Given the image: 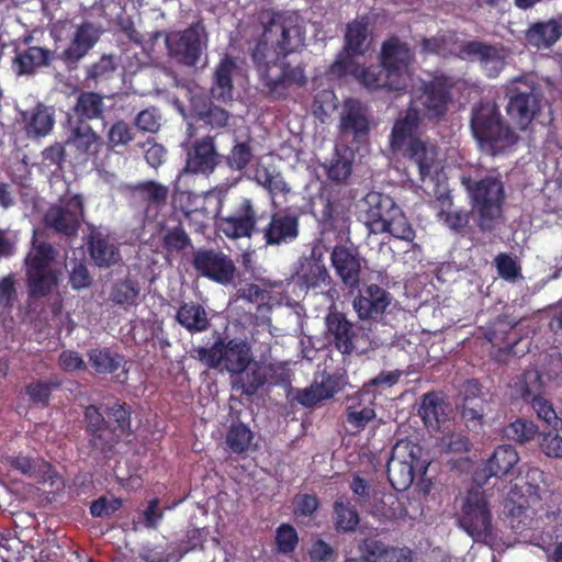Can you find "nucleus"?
I'll return each mask as SVG.
<instances>
[{"label": "nucleus", "mask_w": 562, "mask_h": 562, "mask_svg": "<svg viewBox=\"0 0 562 562\" xmlns=\"http://www.w3.org/2000/svg\"><path fill=\"white\" fill-rule=\"evenodd\" d=\"M305 27L295 13L274 14L251 50V60L266 94L271 100H284L290 89L307 83L305 66L291 65L286 57L304 46Z\"/></svg>", "instance_id": "1"}, {"label": "nucleus", "mask_w": 562, "mask_h": 562, "mask_svg": "<svg viewBox=\"0 0 562 562\" xmlns=\"http://www.w3.org/2000/svg\"><path fill=\"white\" fill-rule=\"evenodd\" d=\"M453 88V79L446 75L420 81L412 91V99L405 114L393 124L390 148L393 154L418 167L422 181L430 175L437 158L436 147L419 136L422 119L432 122L442 120L452 102Z\"/></svg>", "instance_id": "2"}, {"label": "nucleus", "mask_w": 562, "mask_h": 562, "mask_svg": "<svg viewBox=\"0 0 562 562\" xmlns=\"http://www.w3.org/2000/svg\"><path fill=\"white\" fill-rule=\"evenodd\" d=\"M83 422L89 447L104 456L111 454L122 438L132 434L131 406L120 400L86 406Z\"/></svg>", "instance_id": "3"}, {"label": "nucleus", "mask_w": 562, "mask_h": 562, "mask_svg": "<svg viewBox=\"0 0 562 562\" xmlns=\"http://www.w3.org/2000/svg\"><path fill=\"white\" fill-rule=\"evenodd\" d=\"M471 130L482 150L495 156L510 148L518 136L506 124L494 102H480L472 109Z\"/></svg>", "instance_id": "4"}, {"label": "nucleus", "mask_w": 562, "mask_h": 562, "mask_svg": "<svg viewBox=\"0 0 562 562\" xmlns=\"http://www.w3.org/2000/svg\"><path fill=\"white\" fill-rule=\"evenodd\" d=\"M471 198L472 210L476 213V224L482 232L495 229L497 221L503 214L505 189L502 180L495 176H486L480 180L463 178Z\"/></svg>", "instance_id": "5"}, {"label": "nucleus", "mask_w": 562, "mask_h": 562, "mask_svg": "<svg viewBox=\"0 0 562 562\" xmlns=\"http://www.w3.org/2000/svg\"><path fill=\"white\" fill-rule=\"evenodd\" d=\"M194 358L210 369L223 368L232 375L243 374L252 361L250 345L246 340L218 337L211 347L193 349Z\"/></svg>", "instance_id": "6"}, {"label": "nucleus", "mask_w": 562, "mask_h": 562, "mask_svg": "<svg viewBox=\"0 0 562 562\" xmlns=\"http://www.w3.org/2000/svg\"><path fill=\"white\" fill-rule=\"evenodd\" d=\"M458 522L475 542L493 540L492 512L483 490L475 487L468 491L462 499Z\"/></svg>", "instance_id": "7"}, {"label": "nucleus", "mask_w": 562, "mask_h": 562, "mask_svg": "<svg viewBox=\"0 0 562 562\" xmlns=\"http://www.w3.org/2000/svg\"><path fill=\"white\" fill-rule=\"evenodd\" d=\"M506 112L521 130L535 119L540 110L538 85L526 76L513 79L507 86Z\"/></svg>", "instance_id": "8"}, {"label": "nucleus", "mask_w": 562, "mask_h": 562, "mask_svg": "<svg viewBox=\"0 0 562 562\" xmlns=\"http://www.w3.org/2000/svg\"><path fill=\"white\" fill-rule=\"evenodd\" d=\"M85 215L83 200L80 194L64 195L57 204L49 206L44 222L59 235L76 236Z\"/></svg>", "instance_id": "9"}, {"label": "nucleus", "mask_w": 562, "mask_h": 562, "mask_svg": "<svg viewBox=\"0 0 562 562\" xmlns=\"http://www.w3.org/2000/svg\"><path fill=\"white\" fill-rule=\"evenodd\" d=\"M415 59L413 48L398 36L392 35L382 43L380 61L393 79L396 89L407 88L409 68Z\"/></svg>", "instance_id": "10"}, {"label": "nucleus", "mask_w": 562, "mask_h": 562, "mask_svg": "<svg viewBox=\"0 0 562 562\" xmlns=\"http://www.w3.org/2000/svg\"><path fill=\"white\" fill-rule=\"evenodd\" d=\"M203 33L204 27L194 23L183 31L167 34L166 47L169 56L181 65L195 66L203 52Z\"/></svg>", "instance_id": "11"}, {"label": "nucleus", "mask_w": 562, "mask_h": 562, "mask_svg": "<svg viewBox=\"0 0 562 562\" xmlns=\"http://www.w3.org/2000/svg\"><path fill=\"white\" fill-rule=\"evenodd\" d=\"M222 161V155L216 149L215 137L205 135L191 143L186 151V164L179 172L184 175L211 176Z\"/></svg>", "instance_id": "12"}, {"label": "nucleus", "mask_w": 562, "mask_h": 562, "mask_svg": "<svg viewBox=\"0 0 562 562\" xmlns=\"http://www.w3.org/2000/svg\"><path fill=\"white\" fill-rule=\"evenodd\" d=\"M191 265L200 277L220 284H228L234 280L236 267L224 252L214 249H198L192 255Z\"/></svg>", "instance_id": "13"}, {"label": "nucleus", "mask_w": 562, "mask_h": 562, "mask_svg": "<svg viewBox=\"0 0 562 562\" xmlns=\"http://www.w3.org/2000/svg\"><path fill=\"white\" fill-rule=\"evenodd\" d=\"M258 220L259 216L251 200L243 199L232 214L218 218L217 227L229 239L250 238L259 233Z\"/></svg>", "instance_id": "14"}, {"label": "nucleus", "mask_w": 562, "mask_h": 562, "mask_svg": "<svg viewBox=\"0 0 562 562\" xmlns=\"http://www.w3.org/2000/svg\"><path fill=\"white\" fill-rule=\"evenodd\" d=\"M339 132L341 137H351L352 142L362 144L368 140L370 121L368 109L356 99H348L344 103L340 114Z\"/></svg>", "instance_id": "15"}, {"label": "nucleus", "mask_w": 562, "mask_h": 562, "mask_svg": "<svg viewBox=\"0 0 562 562\" xmlns=\"http://www.w3.org/2000/svg\"><path fill=\"white\" fill-rule=\"evenodd\" d=\"M267 246H281L293 243L300 233L299 215L285 210L271 214L268 224L259 228Z\"/></svg>", "instance_id": "16"}, {"label": "nucleus", "mask_w": 562, "mask_h": 562, "mask_svg": "<svg viewBox=\"0 0 562 562\" xmlns=\"http://www.w3.org/2000/svg\"><path fill=\"white\" fill-rule=\"evenodd\" d=\"M358 289L353 308L361 321H378L392 302V295L378 284H364Z\"/></svg>", "instance_id": "17"}, {"label": "nucleus", "mask_w": 562, "mask_h": 562, "mask_svg": "<svg viewBox=\"0 0 562 562\" xmlns=\"http://www.w3.org/2000/svg\"><path fill=\"white\" fill-rule=\"evenodd\" d=\"M330 263L346 288L349 290L359 288L362 258L357 248L336 245L330 252Z\"/></svg>", "instance_id": "18"}, {"label": "nucleus", "mask_w": 562, "mask_h": 562, "mask_svg": "<svg viewBox=\"0 0 562 562\" xmlns=\"http://www.w3.org/2000/svg\"><path fill=\"white\" fill-rule=\"evenodd\" d=\"M363 222L372 234H382L386 227L384 223L398 205L387 194L371 191L363 199Z\"/></svg>", "instance_id": "19"}, {"label": "nucleus", "mask_w": 562, "mask_h": 562, "mask_svg": "<svg viewBox=\"0 0 562 562\" xmlns=\"http://www.w3.org/2000/svg\"><path fill=\"white\" fill-rule=\"evenodd\" d=\"M342 385L340 375L324 372L321 381L314 380L308 387L296 389L292 401L297 402L303 407L312 408L334 397L342 389Z\"/></svg>", "instance_id": "20"}, {"label": "nucleus", "mask_w": 562, "mask_h": 562, "mask_svg": "<svg viewBox=\"0 0 562 562\" xmlns=\"http://www.w3.org/2000/svg\"><path fill=\"white\" fill-rule=\"evenodd\" d=\"M326 328L329 341L342 355H351L357 349L359 338L357 327L344 313H328Z\"/></svg>", "instance_id": "21"}, {"label": "nucleus", "mask_w": 562, "mask_h": 562, "mask_svg": "<svg viewBox=\"0 0 562 562\" xmlns=\"http://www.w3.org/2000/svg\"><path fill=\"white\" fill-rule=\"evenodd\" d=\"M100 38L99 29L90 21H85L76 27L67 48L60 54V59L69 67L76 68Z\"/></svg>", "instance_id": "22"}, {"label": "nucleus", "mask_w": 562, "mask_h": 562, "mask_svg": "<svg viewBox=\"0 0 562 562\" xmlns=\"http://www.w3.org/2000/svg\"><path fill=\"white\" fill-rule=\"evenodd\" d=\"M374 401L375 395L368 396L361 391L349 398L345 409V423L349 434L357 435L361 432L375 419Z\"/></svg>", "instance_id": "23"}, {"label": "nucleus", "mask_w": 562, "mask_h": 562, "mask_svg": "<svg viewBox=\"0 0 562 562\" xmlns=\"http://www.w3.org/2000/svg\"><path fill=\"white\" fill-rule=\"evenodd\" d=\"M460 54L465 57H476L488 78H496L506 66L499 49L484 42L468 41L461 45Z\"/></svg>", "instance_id": "24"}, {"label": "nucleus", "mask_w": 562, "mask_h": 562, "mask_svg": "<svg viewBox=\"0 0 562 562\" xmlns=\"http://www.w3.org/2000/svg\"><path fill=\"white\" fill-rule=\"evenodd\" d=\"M69 136L67 143L72 145L85 161L95 160L104 146L102 138L89 123L67 122Z\"/></svg>", "instance_id": "25"}, {"label": "nucleus", "mask_w": 562, "mask_h": 562, "mask_svg": "<svg viewBox=\"0 0 562 562\" xmlns=\"http://www.w3.org/2000/svg\"><path fill=\"white\" fill-rule=\"evenodd\" d=\"M296 276L302 284L307 289H315L330 285L331 278L324 263L323 252L313 248L308 257H304L300 261Z\"/></svg>", "instance_id": "26"}, {"label": "nucleus", "mask_w": 562, "mask_h": 562, "mask_svg": "<svg viewBox=\"0 0 562 562\" xmlns=\"http://www.w3.org/2000/svg\"><path fill=\"white\" fill-rule=\"evenodd\" d=\"M104 111V95L94 91H81L67 113V122L89 123L103 119Z\"/></svg>", "instance_id": "27"}, {"label": "nucleus", "mask_w": 562, "mask_h": 562, "mask_svg": "<svg viewBox=\"0 0 562 562\" xmlns=\"http://www.w3.org/2000/svg\"><path fill=\"white\" fill-rule=\"evenodd\" d=\"M519 462V454L512 445L497 446L482 468L485 480L512 474Z\"/></svg>", "instance_id": "28"}, {"label": "nucleus", "mask_w": 562, "mask_h": 562, "mask_svg": "<svg viewBox=\"0 0 562 562\" xmlns=\"http://www.w3.org/2000/svg\"><path fill=\"white\" fill-rule=\"evenodd\" d=\"M88 251L94 265L99 268H110L121 260V254L115 239L101 232H92L89 236Z\"/></svg>", "instance_id": "29"}, {"label": "nucleus", "mask_w": 562, "mask_h": 562, "mask_svg": "<svg viewBox=\"0 0 562 562\" xmlns=\"http://www.w3.org/2000/svg\"><path fill=\"white\" fill-rule=\"evenodd\" d=\"M462 418L469 423L482 425L484 417L485 398L483 386L476 379L467 380L462 384Z\"/></svg>", "instance_id": "30"}, {"label": "nucleus", "mask_w": 562, "mask_h": 562, "mask_svg": "<svg viewBox=\"0 0 562 562\" xmlns=\"http://www.w3.org/2000/svg\"><path fill=\"white\" fill-rule=\"evenodd\" d=\"M538 492L539 486L537 484H531L524 479L516 480L505 499V508L508 515L513 518L527 517L526 513L530 509V499H538Z\"/></svg>", "instance_id": "31"}, {"label": "nucleus", "mask_w": 562, "mask_h": 562, "mask_svg": "<svg viewBox=\"0 0 562 562\" xmlns=\"http://www.w3.org/2000/svg\"><path fill=\"white\" fill-rule=\"evenodd\" d=\"M355 150L346 144H336L334 153L322 164L327 178L335 183H345L352 173Z\"/></svg>", "instance_id": "32"}, {"label": "nucleus", "mask_w": 562, "mask_h": 562, "mask_svg": "<svg viewBox=\"0 0 562 562\" xmlns=\"http://www.w3.org/2000/svg\"><path fill=\"white\" fill-rule=\"evenodd\" d=\"M562 37V23L555 19L531 23L525 31L527 45L537 49L552 47Z\"/></svg>", "instance_id": "33"}, {"label": "nucleus", "mask_w": 562, "mask_h": 562, "mask_svg": "<svg viewBox=\"0 0 562 562\" xmlns=\"http://www.w3.org/2000/svg\"><path fill=\"white\" fill-rule=\"evenodd\" d=\"M175 319L190 334L203 333L211 327L205 307L194 301H182L176 312Z\"/></svg>", "instance_id": "34"}, {"label": "nucleus", "mask_w": 562, "mask_h": 562, "mask_svg": "<svg viewBox=\"0 0 562 562\" xmlns=\"http://www.w3.org/2000/svg\"><path fill=\"white\" fill-rule=\"evenodd\" d=\"M370 20L367 15L357 18L346 25L344 50L349 55L362 56L370 47Z\"/></svg>", "instance_id": "35"}, {"label": "nucleus", "mask_w": 562, "mask_h": 562, "mask_svg": "<svg viewBox=\"0 0 562 562\" xmlns=\"http://www.w3.org/2000/svg\"><path fill=\"white\" fill-rule=\"evenodd\" d=\"M408 445V442H405L404 446L401 442L396 443L386 464L387 480L392 487L398 492L407 490L414 481L412 461L402 460L396 456L402 447L407 448Z\"/></svg>", "instance_id": "36"}, {"label": "nucleus", "mask_w": 562, "mask_h": 562, "mask_svg": "<svg viewBox=\"0 0 562 562\" xmlns=\"http://www.w3.org/2000/svg\"><path fill=\"white\" fill-rule=\"evenodd\" d=\"M52 59V50L40 46H30L24 50H15L12 67L19 76H30L36 69L48 66Z\"/></svg>", "instance_id": "37"}, {"label": "nucleus", "mask_w": 562, "mask_h": 562, "mask_svg": "<svg viewBox=\"0 0 562 562\" xmlns=\"http://www.w3.org/2000/svg\"><path fill=\"white\" fill-rule=\"evenodd\" d=\"M440 210L437 213L438 221L456 234H463L469 226L471 212L464 209H454L452 196L443 193L438 196Z\"/></svg>", "instance_id": "38"}, {"label": "nucleus", "mask_w": 562, "mask_h": 562, "mask_svg": "<svg viewBox=\"0 0 562 562\" xmlns=\"http://www.w3.org/2000/svg\"><path fill=\"white\" fill-rule=\"evenodd\" d=\"M126 191L148 206H161L169 196V188L155 180H145L126 184Z\"/></svg>", "instance_id": "39"}, {"label": "nucleus", "mask_w": 562, "mask_h": 562, "mask_svg": "<svg viewBox=\"0 0 562 562\" xmlns=\"http://www.w3.org/2000/svg\"><path fill=\"white\" fill-rule=\"evenodd\" d=\"M514 393L526 403H531L542 396L544 383L542 374L537 369L525 370L514 383Z\"/></svg>", "instance_id": "40"}, {"label": "nucleus", "mask_w": 562, "mask_h": 562, "mask_svg": "<svg viewBox=\"0 0 562 562\" xmlns=\"http://www.w3.org/2000/svg\"><path fill=\"white\" fill-rule=\"evenodd\" d=\"M236 69V63L228 56H225L215 68L214 86L212 87L213 98L226 102L232 99L233 92V72Z\"/></svg>", "instance_id": "41"}, {"label": "nucleus", "mask_w": 562, "mask_h": 562, "mask_svg": "<svg viewBox=\"0 0 562 562\" xmlns=\"http://www.w3.org/2000/svg\"><path fill=\"white\" fill-rule=\"evenodd\" d=\"M24 122L26 135L31 138H41L52 132L55 119L44 104L38 103L29 115L24 114Z\"/></svg>", "instance_id": "42"}, {"label": "nucleus", "mask_w": 562, "mask_h": 562, "mask_svg": "<svg viewBox=\"0 0 562 562\" xmlns=\"http://www.w3.org/2000/svg\"><path fill=\"white\" fill-rule=\"evenodd\" d=\"M353 77L358 79L369 90L385 89L387 91H404L405 89H396L393 87V79L389 76L386 69L380 65H371L369 67H359L353 71Z\"/></svg>", "instance_id": "43"}, {"label": "nucleus", "mask_w": 562, "mask_h": 562, "mask_svg": "<svg viewBox=\"0 0 562 562\" xmlns=\"http://www.w3.org/2000/svg\"><path fill=\"white\" fill-rule=\"evenodd\" d=\"M87 356L91 368L98 374L114 373L126 363L124 356L106 347L90 349Z\"/></svg>", "instance_id": "44"}, {"label": "nucleus", "mask_w": 562, "mask_h": 562, "mask_svg": "<svg viewBox=\"0 0 562 562\" xmlns=\"http://www.w3.org/2000/svg\"><path fill=\"white\" fill-rule=\"evenodd\" d=\"M27 293L31 299L48 296L58 285V272L52 271H27L25 272Z\"/></svg>", "instance_id": "45"}, {"label": "nucleus", "mask_w": 562, "mask_h": 562, "mask_svg": "<svg viewBox=\"0 0 562 562\" xmlns=\"http://www.w3.org/2000/svg\"><path fill=\"white\" fill-rule=\"evenodd\" d=\"M333 520L338 532H352L357 529L360 518L351 502L341 496L334 502Z\"/></svg>", "instance_id": "46"}, {"label": "nucleus", "mask_w": 562, "mask_h": 562, "mask_svg": "<svg viewBox=\"0 0 562 562\" xmlns=\"http://www.w3.org/2000/svg\"><path fill=\"white\" fill-rule=\"evenodd\" d=\"M418 414L427 427L439 428L445 418V402L434 392L422 397Z\"/></svg>", "instance_id": "47"}, {"label": "nucleus", "mask_w": 562, "mask_h": 562, "mask_svg": "<svg viewBox=\"0 0 562 562\" xmlns=\"http://www.w3.org/2000/svg\"><path fill=\"white\" fill-rule=\"evenodd\" d=\"M55 259V249L48 243L34 245L25 257V272L27 271H52V262Z\"/></svg>", "instance_id": "48"}, {"label": "nucleus", "mask_w": 562, "mask_h": 562, "mask_svg": "<svg viewBox=\"0 0 562 562\" xmlns=\"http://www.w3.org/2000/svg\"><path fill=\"white\" fill-rule=\"evenodd\" d=\"M254 440V432L241 422L233 423L226 432L225 443L228 450L235 454L247 452Z\"/></svg>", "instance_id": "49"}, {"label": "nucleus", "mask_w": 562, "mask_h": 562, "mask_svg": "<svg viewBox=\"0 0 562 562\" xmlns=\"http://www.w3.org/2000/svg\"><path fill=\"white\" fill-rule=\"evenodd\" d=\"M255 179L258 184L269 192L272 199L279 194L285 196L291 191L290 186L286 183L281 172L276 169L268 167L258 168Z\"/></svg>", "instance_id": "50"}, {"label": "nucleus", "mask_w": 562, "mask_h": 562, "mask_svg": "<svg viewBox=\"0 0 562 562\" xmlns=\"http://www.w3.org/2000/svg\"><path fill=\"white\" fill-rule=\"evenodd\" d=\"M61 381L57 376L48 380H35L25 386V393L33 404L46 407L49 404L53 391L60 389Z\"/></svg>", "instance_id": "51"}, {"label": "nucleus", "mask_w": 562, "mask_h": 562, "mask_svg": "<svg viewBox=\"0 0 562 562\" xmlns=\"http://www.w3.org/2000/svg\"><path fill=\"white\" fill-rule=\"evenodd\" d=\"M359 550L361 557L350 558L345 562H386L389 555L394 552V549L389 548L381 540L372 538L364 539L360 543Z\"/></svg>", "instance_id": "52"}, {"label": "nucleus", "mask_w": 562, "mask_h": 562, "mask_svg": "<svg viewBox=\"0 0 562 562\" xmlns=\"http://www.w3.org/2000/svg\"><path fill=\"white\" fill-rule=\"evenodd\" d=\"M384 225L386 226L384 233L391 234L396 239L409 243L415 239V229L400 206L393 211L392 216L386 220Z\"/></svg>", "instance_id": "53"}, {"label": "nucleus", "mask_w": 562, "mask_h": 562, "mask_svg": "<svg viewBox=\"0 0 562 562\" xmlns=\"http://www.w3.org/2000/svg\"><path fill=\"white\" fill-rule=\"evenodd\" d=\"M139 286L131 279L120 280L112 285L110 300L120 306H132L137 303Z\"/></svg>", "instance_id": "54"}, {"label": "nucleus", "mask_w": 562, "mask_h": 562, "mask_svg": "<svg viewBox=\"0 0 562 562\" xmlns=\"http://www.w3.org/2000/svg\"><path fill=\"white\" fill-rule=\"evenodd\" d=\"M538 434V426L530 420L518 418L503 429V435L508 440L518 443H526L535 439Z\"/></svg>", "instance_id": "55"}, {"label": "nucleus", "mask_w": 562, "mask_h": 562, "mask_svg": "<svg viewBox=\"0 0 562 562\" xmlns=\"http://www.w3.org/2000/svg\"><path fill=\"white\" fill-rule=\"evenodd\" d=\"M254 158V150L250 140L236 142L229 153L225 156L226 165L235 171H243Z\"/></svg>", "instance_id": "56"}, {"label": "nucleus", "mask_w": 562, "mask_h": 562, "mask_svg": "<svg viewBox=\"0 0 562 562\" xmlns=\"http://www.w3.org/2000/svg\"><path fill=\"white\" fill-rule=\"evenodd\" d=\"M267 382V376L260 368H255L250 372L237 374L233 381V387L241 390L247 396L255 395Z\"/></svg>", "instance_id": "57"}, {"label": "nucleus", "mask_w": 562, "mask_h": 562, "mask_svg": "<svg viewBox=\"0 0 562 562\" xmlns=\"http://www.w3.org/2000/svg\"><path fill=\"white\" fill-rule=\"evenodd\" d=\"M116 69L112 55H102L98 61L90 65L86 70V80L98 82L109 79Z\"/></svg>", "instance_id": "58"}, {"label": "nucleus", "mask_w": 562, "mask_h": 562, "mask_svg": "<svg viewBox=\"0 0 562 562\" xmlns=\"http://www.w3.org/2000/svg\"><path fill=\"white\" fill-rule=\"evenodd\" d=\"M276 544L280 553H292L299 544L296 529L290 524H281L276 530Z\"/></svg>", "instance_id": "59"}, {"label": "nucleus", "mask_w": 562, "mask_h": 562, "mask_svg": "<svg viewBox=\"0 0 562 562\" xmlns=\"http://www.w3.org/2000/svg\"><path fill=\"white\" fill-rule=\"evenodd\" d=\"M134 124L143 133L155 134L161 126V114L158 108L148 106L142 110L135 117Z\"/></svg>", "instance_id": "60"}, {"label": "nucleus", "mask_w": 562, "mask_h": 562, "mask_svg": "<svg viewBox=\"0 0 562 562\" xmlns=\"http://www.w3.org/2000/svg\"><path fill=\"white\" fill-rule=\"evenodd\" d=\"M318 199L322 203L321 221L324 227L333 228L338 215L339 200L326 190L319 193Z\"/></svg>", "instance_id": "61"}, {"label": "nucleus", "mask_w": 562, "mask_h": 562, "mask_svg": "<svg viewBox=\"0 0 562 562\" xmlns=\"http://www.w3.org/2000/svg\"><path fill=\"white\" fill-rule=\"evenodd\" d=\"M191 246V239L181 226L169 229L162 237V247L169 254L179 252Z\"/></svg>", "instance_id": "62"}, {"label": "nucleus", "mask_w": 562, "mask_h": 562, "mask_svg": "<svg viewBox=\"0 0 562 562\" xmlns=\"http://www.w3.org/2000/svg\"><path fill=\"white\" fill-rule=\"evenodd\" d=\"M539 419L543 420L554 431L562 428V419L557 415L552 404L543 396L530 403Z\"/></svg>", "instance_id": "63"}, {"label": "nucleus", "mask_w": 562, "mask_h": 562, "mask_svg": "<svg viewBox=\"0 0 562 562\" xmlns=\"http://www.w3.org/2000/svg\"><path fill=\"white\" fill-rule=\"evenodd\" d=\"M133 139V130L123 120L114 122L108 132V142L112 148L117 146H125Z\"/></svg>", "instance_id": "64"}]
</instances>
